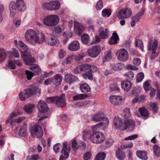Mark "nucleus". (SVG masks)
Listing matches in <instances>:
<instances>
[{
	"label": "nucleus",
	"instance_id": "nucleus-53",
	"mask_svg": "<svg viewBox=\"0 0 160 160\" xmlns=\"http://www.w3.org/2000/svg\"><path fill=\"white\" fill-rule=\"evenodd\" d=\"M39 158V156L37 154L32 155L31 156H28L26 160H37Z\"/></svg>",
	"mask_w": 160,
	"mask_h": 160
},
{
	"label": "nucleus",
	"instance_id": "nucleus-57",
	"mask_svg": "<svg viewBox=\"0 0 160 160\" xmlns=\"http://www.w3.org/2000/svg\"><path fill=\"white\" fill-rule=\"evenodd\" d=\"M133 146V143L131 142H129L128 143L125 144L121 146V148L122 149H124L127 148H131Z\"/></svg>",
	"mask_w": 160,
	"mask_h": 160
},
{
	"label": "nucleus",
	"instance_id": "nucleus-40",
	"mask_svg": "<svg viewBox=\"0 0 160 160\" xmlns=\"http://www.w3.org/2000/svg\"><path fill=\"white\" fill-rule=\"evenodd\" d=\"M72 34L71 32L68 31L64 32L63 34L64 39L63 40V43L65 44L68 41L69 38L72 37Z\"/></svg>",
	"mask_w": 160,
	"mask_h": 160
},
{
	"label": "nucleus",
	"instance_id": "nucleus-45",
	"mask_svg": "<svg viewBox=\"0 0 160 160\" xmlns=\"http://www.w3.org/2000/svg\"><path fill=\"white\" fill-rule=\"evenodd\" d=\"M83 77L85 79L92 80L93 79V75L91 72L88 71L84 73L82 75Z\"/></svg>",
	"mask_w": 160,
	"mask_h": 160
},
{
	"label": "nucleus",
	"instance_id": "nucleus-9",
	"mask_svg": "<svg viewBox=\"0 0 160 160\" xmlns=\"http://www.w3.org/2000/svg\"><path fill=\"white\" fill-rule=\"evenodd\" d=\"M43 7L45 9L51 11L58 9L60 6V3L57 1H53L43 4Z\"/></svg>",
	"mask_w": 160,
	"mask_h": 160
},
{
	"label": "nucleus",
	"instance_id": "nucleus-31",
	"mask_svg": "<svg viewBox=\"0 0 160 160\" xmlns=\"http://www.w3.org/2000/svg\"><path fill=\"white\" fill-rule=\"evenodd\" d=\"M104 117V114L102 112L97 113L94 115L92 118V120L96 122H99L102 120Z\"/></svg>",
	"mask_w": 160,
	"mask_h": 160
},
{
	"label": "nucleus",
	"instance_id": "nucleus-21",
	"mask_svg": "<svg viewBox=\"0 0 160 160\" xmlns=\"http://www.w3.org/2000/svg\"><path fill=\"white\" fill-rule=\"evenodd\" d=\"M84 28V27L82 24L77 22H74V31L76 33L79 35H81Z\"/></svg>",
	"mask_w": 160,
	"mask_h": 160
},
{
	"label": "nucleus",
	"instance_id": "nucleus-27",
	"mask_svg": "<svg viewBox=\"0 0 160 160\" xmlns=\"http://www.w3.org/2000/svg\"><path fill=\"white\" fill-rule=\"evenodd\" d=\"M18 134L19 136L21 137H25L28 134L27 128V125L24 124L20 128Z\"/></svg>",
	"mask_w": 160,
	"mask_h": 160
},
{
	"label": "nucleus",
	"instance_id": "nucleus-28",
	"mask_svg": "<svg viewBox=\"0 0 160 160\" xmlns=\"http://www.w3.org/2000/svg\"><path fill=\"white\" fill-rule=\"evenodd\" d=\"M18 46L21 51L22 54L25 53L28 51V48L27 46L22 41H18Z\"/></svg>",
	"mask_w": 160,
	"mask_h": 160
},
{
	"label": "nucleus",
	"instance_id": "nucleus-51",
	"mask_svg": "<svg viewBox=\"0 0 160 160\" xmlns=\"http://www.w3.org/2000/svg\"><path fill=\"white\" fill-rule=\"evenodd\" d=\"M149 106L150 107L153 112H156L158 110V107L157 104L154 102H150L149 104Z\"/></svg>",
	"mask_w": 160,
	"mask_h": 160
},
{
	"label": "nucleus",
	"instance_id": "nucleus-48",
	"mask_svg": "<svg viewBox=\"0 0 160 160\" xmlns=\"http://www.w3.org/2000/svg\"><path fill=\"white\" fill-rule=\"evenodd\" d=\"M111 11L109 9H104L102 12V15L103 17H109L111 15Z\"/></svg>",
	"mask_w": 160,
	"mask_h": 160
},
{
	"label": "nucleus",
	"instance_id": "nucleus-5",
	"mask_svg": "<svg viewBox=\"0 0 160 160\" xmlns=\"http://www.w3.org/2000/svg\"><path fill=\"white\" fill-rule=\"evenodd\" d=\"M31 135L34 137L40 138L43 135V131L42 126L38 123H36L30 129Z\"/></svg>",
	"mask_w": 160,
	"mask_h": 160
},
{
	"label": "nucleus",
	"instance_id": "nucleus-16",
	"mask_svg": "<svg viewBox=\"0 0 160 160\" xmlns=\"http://www.w3.org/2000/svg\"><path fill=\"white\" fill-rule=\"evenodd\" d=\"M158 42L157 39H154L152 41L150 39L148 42V51H152L153 53L155 52L157 49Z\"/></svg>",
	"mask_w": 160,
	"mask_h": 160
},
{
	"label": "nucleus",
	"instance_id": "nucleus-41",
	"mask_svg": "<svg viewBox=\"0 0 160 160\" xmlns=\"http://www.w3.org/2000/svg\"><path fill=\"white\" fill-rule=\"evenodd\" d=\"M138 111L140 115L144 117H147L148 116V112L144 107H141L138 108Z\"/></svg>",
	"mask_w": 160,
	"mask_h": 160
},
{
	"label": "nucleus",
	"instance_id": "nucleus-29",
	"mask_svg": "<svg viewBox=\"0 0 160 160\" xmlns=\"http://www.w3.org/2000/svg\"><path fill=\"white\" fill-rule=\"evenodd\" d=\"M62 77L59 74L55 75L52 78L53 84L56 86L59 85L62 82Z\"/></svg>",
	"mask_w": 160,
	"mask_h": 160
},
{
	"label": "nucleus",
	"instance_id": "nucleus-8",
	"mask_svg": "<svg viewBox=\"0 0 160 160\" xmlns=\"http://www.w3.org/2000/svg\"><path fill=\"white\" fill-rule=\"evenodd\" d=\"M22 114L21 112L18 111L12 112L8 116L7 120L6 121V124H9V126L11 127L15 126L17 123L16 119H14L13 118H14L18 115H21Z\"/></svg>",
	"mask_w": 160,
	"mask_h": 160
},
{
	"label": "nucleus",
	"instance_id": "nucleus-36",
	"mask_svg": "<svg viewBox=\"0 0 160 160\" xmlns=\"http://www.w3.org/2000/svg\"><path fill=\"white\" fill-rule=\"evenodd\" d=\"M116 158L119 160H122L125 157V155L124 152L121 150H118L116 152Z\"/></svg>",
	"mask_w": 160,
	"mask_h": 160
},
{
	"label": "nucleus",
	"instance_id": "nucleus-34",
	"mask_svg": "<svg viewBox=\"0 0 160 160\" xmlns=\"http://www.w3.org/2000/svg\"><path fill=\"white\" fill-rule=\"evenodd\" d=\"M30 69L37 75L39 74L41 72V69L39 66L36 64L32 65L30 67Z\"/></svg>",
	"mask_w": 160,
	"mask_h": 160
},
{
	"label": "nucleus",
	"instance_id": "nucleus-33",
	"mask_svg": "<svg viewBox=\"0 0 160 160\" xmlns=\"http://www.w3.org/2000/svg\"><path fill=\"white\" fill-rule=\"evenodd\" d=\"M80 88L82 92L85 93L89 92L90 90L89 86L86 83L81 85Z\"/></svg>",
	"mask_w": 160,
	"mask_h": 160
},
{
	"label": "nucleus",
	"instance_id": "nucleus-58",
	"mask_svg": "<svg viewBox=\"0 0 160 160\" xmlns=\"http://www.w3.org/2000/svg\"><path fill=\"white\" fill-rule=\"evenodd\" d=\"M103 7V2L101 0H99L97 2L96 8L97 10H99L102 8Z\"/></svg>",
	"mask_w": 160,
	"mask_h": 160
},
{
	"label": "nucleus",
	"instance_id": "nucleus-64",
	"mask_svg": "<svg viewBox=\"0 0 160 160\" xmlns=\"http://www.w3.org/2000/svg\"><path fill=\"white\" fill-rule=\"evenodd\" d=\"M91 157V154L90 152H86L84 155L83 156V159L84 160H89Z\"/></svg>",
	"mask_w": 160,
	"mask_h": 160
},
{
	"label": "nucleus",
	"instance_id": "nucleus-25",
	"mask_svg": "<svg viewBox=\"0 0 160 160\" xmlns=\"http://www.w3.org/2000/svg\"><path fill=\"white\" fill-rule=\"evenodd\" d=\"M45 42L48 45L52 46L55 45L57 42L56 38L54 36L52 35H50L46 39L45 38Z\"/></svg>",
	"mask_w": 160,
	"mask_h": 160
},
{
	"label": "nucleus",
	"instance_id": "nucleus-10",
	"mask_svg": "<svg viewBox=\"0 0 160 160\" xmlns=\"http://www.w3.org/2000/svg\"><path fill=\"white\" fill-rule=\"evenodd\" d=\"M70 150V145L67 142L63 143L61 151L62 154L59 158V160H66L69 157Z\"/></svg>",
	"mask_w": 160,
	"mask_h": 160
},
{
	"label": "nucleus",
	"instance_id": "nucleus-32",
	"mask_svg": "<svg viewBox=\"0 0 160 160\" xmlns=\"http://www.w3.org/2000/svg\"><path fill=\"white\" fill-rule=\"evenodd\" d=\"M138 157L142 160H146L147 159L146 152L144 151H138L136 152Z\"/></svg>",
	"mask_w": 160,
	"mask_h": 160
},
{
	"label": "nucleus",
	"instance_id": "nucleus-55",
	"mask_svg": "<svg viewBox=\"0 0 160 160\" xmlns=\"http://www.w3.org/2000/svg\"><path fill=\"white\" fill-rule=\"evenodd\" d=\"M25 74L26 75L27 79L28 80H31L33 76L34 73L28 70H25Z\"/></svg>",
	"mask_w": 160,
	"mask_h": 160
},
{
	"label": "nucleus",
	"instance_id": "nucleus-35",
	"mask_svg": "<svg viewBox=\"0 0 160 160\" xmlns=\"http://www.w3.org/2000/svg\"><path fill=\"white\" fill-rule=\"evenodd\" d=\"M8 53L4 49H0V62H3L5 60Z\"/></svg>",
	"mask_w": 160,
	"mask_h": 160
},
{
	"label": "nucleus",
	"instance_id": "nucleus-23",
	"mask_svg": "<svg viewBox=\"0 0 160 160\" xmlns=\"http://www.w3.org/2000/svg\"><path fill=\"white\" fill-rule=\"evenodd\" d=\"M65 81L66 82L70 84L73 81L77 82L78 81L79 79L77 77L72 74H67L65 76Z\"/></svg>",
	"mask_w": 160,
	"mask_h": 160
},
{
	"label": "nucleus",
	"instance_id": "nucleus-43",
	"mask_svg": "<svg viewBox=\"0 0 160 160\" xmlns=\"http://www.w3.org/2000/svg\"><path fill=\"white\" fill-rule=\"evenodd\" d=\"M103 121L99 123L100 124V127L102 129H103L108 127L109 124V120L107 118H104L102 119Z\"/></svg>",
	"mask_w": 160,
	"mask_h": 160
},
{
	"label": "nucleus",
	"instance_id": "nucleus-63",
	"mask_svg": "<svg viewBox=\"0 0 160 160\" xmlns=\"http://www.w3.org/2000/svg\"><path fill=\"white\" fill-rule=\"evenodd\" d=\"M61 145L60 143H57L53 146V150L56 152H59V150L60 148H61Z\"/></svg>",
	"mask_w": 160,
	"mask_h": 160
},
{
	"label": "nucleus",
	"instance_id": "nucleus-2",
	"mask_svg": "<svg viewBox=\"0 0 160 160\" xmlns=\"http://www.w3.org/2000/svg\"><path fill=\"white\" fill-rule=\"evenodd\" d=\"M26 5L23 0H16L15 2H11L9 5L10 16L14 17L16 14L17 9L20 12H23L26 9Z\"/></svg>",
	"mask_w": 160,
	"mask_h": 160
},
{
	"label": "nucleus",
	"instance_id": "nucleus-37",
	"mask_svg": "<svg viewBox=\"0 0 160 160\" xmlns=\"http://www.w3.org/2000/svg\"><path fill=\"white\" fill-rule=\"evenodd\" d=\"M81 40L83 44H87L90 40L88 35L86 33L83 34L81 37Z\"/></svg>",
	"mask_w": 160,
	"mask_h": 160
},
{
	"label": "nucleus",
	"instance_id": "nucleus-52",
	"mask_svg": "<svg viewBox=\"0 0 160 160\" xmlns=\"http://www.w3.org/2000/svg\"><path fill=\"white\" fill-rule=\"evenodd\" d=\"M135 45L139 48L142 51H143V45L142 42L140 40H137L135 41Z\"/></svg>",
	"mask_w": 160,
	"mask_h": 160
},
{
	"label": "nucleus",
	"instance_id": "nucleus-4",
	"mask_svg": "<svg viewBox=\"0 0 160 160\" xmlns=\"http://www.w3.org/2000/svg\"><path fill=\"white\" fill-rule=\"evenodd\" d=\"M60 18L57 15H50L46 17L43 20V23L46 26L53 27L59 22Z\"/></svg>",
	"mask_w": 160,
	"mask_h": 160
},
{
	"label": "nucleus",
	"instance_id": "nucleus-56",
	"mask_svg": "<svg viewBox=\"0 0 160 160\" xmlns=\"http://www.w3.org/2000/svg\"><path fill=\"white\" fill-rule=\"evenodd\" d=\"M73 58L72 57V55L70 56L65 59L64 61L62 62V64L64 65L65 64H68L71 63V61L72 60H73Z\"/></svg>",
	"mask_w": 160,
	"mask_h": 160
},
{
	"label": "nucleus",
	"instance_id": "nucleus-39",
	"mask_svg": "<svg viewBox=\"0 0 160 160\" xmlns=\"http://www.w3.org/2000/svg\"><path fill=\"white\" fill-rule=\"evenodd\" d=\"M91 131L90 130H84L82 133V138L83 140H86L87 139H89L90 140Z\"/></svg>",
	"mask_w": 160,
	"mask_h": 160
},
{
	"label": "nucleus",
	"instance_id": "nucleus-22",
	"mask_svg": "<svg viewBox=\"0 0 160 160\" xmlns=\"http://www.w3.org/2000/svg\"><path fill=\"white\" fill-rule=\"evenodd\" d=\"M124 126L125 127V129H128L130 131H132L135 126L134 121L131 119L126 120L124 122Z\"/></svg>",
	"mask_w": 160,
	"mask_h": 160
},
{
	"label": "nucleus",
	"instance_id": "nucleus-17",
	"mask_svg": "<svg viewBox=\"0 0 160 160\" xmlns=\"http://www.w3.org/2000/svg\"><path fill=\"white\" fill-rule=\"evenodd\" d=\"M22 57L26 64L28 65H32L35 62L34 58L27 53H22Z\"/></svg>",
	"mask_w": 160,
	"mask_h": 160
},
{
	"label": "nucleus",
	"instance_id": "nucleus-7",
	"mask_svg": "<svg viewBox=\"0 0 160 160\" xmlns=\"http://www.w3.org/2000/svg\"><path fill=\"white\" fill-rule=\"evenodd\" d=\"M131 9L129 8L122 9L118 12L117 16L119 19H126L129 18L132 15Z\"/></svg>",
	"mask_w": 160,
	"mask_h": 160
},
{
	"label": "nucleus",
	"instance_id": "nucleus-47",
	"mask_svg": "<svg viewBox=\"0 0 160 160\" xmlns=\"http://www.w3.org/2000/svg\"><path fill=\"white\" fill-rule=\"evenodd\" d=\"M125 76L127 81H130L133 79L134 77V73L132 71H129L125 74Z\"/></svg>",
	"mask_w": 160,
	"mask_h": 160
},
{
	"label": "nucleus",
	"instance_id": "nucleus-6",
	"mask_svg": "<svg viewBox=\"0 0 160 160\" xmlns=\"http://www.w3.org/2000/svg\"><path fill=\"white\" fill-rule=\"evenodd\" d=\"M90 141L93 143L100 144L105 140V137L103 133L98 132L92 133L91 135Z\"/></svg>",
	"mask_w": 160,
	"mask_h": 160
},
{
	"label": "nucleus",
	"instance_id": "nucleus-60",
	"mask_svg": "<svg viewBox=\"0 0 160 160\" xmlns=\"http://www.w3.org/2000/svg\"><path fill=\"white\" fill-rule=\"evenodd\" d=\"M144 75L143 73L140 72L138 73L137 76L136 80L138 82H141L143 79Z\"/></svg>",
	"mask_w": 160,
	"mask_h": 160
},
{
	"label": "nucleus",
	"instance_id": "nucleus-59",
	"mask_svg": "<svg viewBox=\"0 0 160 160\" xmlns=\"http://www.w3.org/2000/svg\"><path fill=\"white\" fill-rule=\"evenodd\" d=\"M102 128L100 127V124H99V123L93 126L92 128V129L93 131V133L98 132V131H97L100 130Z\"/></svg>",
	"mask_w": 160,
	"mask_h": 160
},
{
	"label": "nucleus",
	"instance_id": "nucleus-12",
	"mask_svg": "<svg viewBox=\"0 0 160 160\" xmlns=\"http://www.w3.org/2000/svg\"><path fill=\"white\" fill-rule=\"evenodd\" d=\"M101 52V48L99 46L94 45L89 48L87 51L88 56L93 58L97 57Z\"/></svg>",
	"mask_w": 160,
	"mask_h": 160
},
{
	"label": "nucleus",
	"instance_id": "nucleus-20",
	"mask_svg": "<svg viewBox=\"0 0 160 160\" xmlns=\"http://www.w3.org/2000/svg\"><path fill=\"white\" fill-rule=\"evenodd\" d=\"M37 108L39 112L43 113L47 112L48 110L47 104L45 102L42 101L38 102Z\"/></svg>",
	"mask_w": 160,
	"mask_h": 160
},
{
	"label": "nucleus",
	"instance_id": "nucleus-42",
	"mask_svg": "<svg viewBox=\"0 0 160 160\" xmlns=\"http://www.w3.org/2000/svg\"><path fill=\"white\" fill-rule=\"evenodd\" d=\"M88 95L85 94H80L74 96L73 99L74 101H78L84 99L87 97Z\"/></svg>",
	"mask_w": 160,
	"mask_h": 160
},
{
	"label": "nucleus",
	"instance_id": "nucleus-15",
	"mask_svg": "<svg viewBox=\"0 0 160 160\" xmlns=\"http://www.w3.org/2000/svg\"><path fill=\"white\" fill-rule=\"evenodd\" d=\"M144 11V9L142 8L141 11L137 14L132 17L130 22V25L131 27H133L136 24V23L139 21L141 17L143 14Z\"/></svg>",
	"mask_w": 160,
	"mask_h": 160
},
{
	"label": "nucleus",
	"instance_id": "nucleus-62",
	"mask_svg": "<svg viewBox=\"0 0 160 160\" xmlns=\"http://www.w3.org/2000/svg\"><path fill=\"white\" fill-rule=\"evenodd\" d=\"M57 99V97H51L48 98L47 99V102L48 103L55 104V101Z\"/></svg>",
	"mask_w": 160,
	"mask_h": 160
},
{
	"label": "nucleus",
	"instance_id": "nucleus-18",
	"mask_svg": "<svg viewBox=\"0 0 160 160\" xmlns=\"http://www.w3.org/2000/svg\"><path fill=\"white\" fill-rule=\"evenodd\" d=\"M55 104L58 107H63L66 105V102L65 98V95L64 94L59 97H57V99L55 101Z\"/></svg>",
	"mask_w": 160,
	"mask_h": 160
},
{
	"label": "nucleus",
	"instance_id": "nucleus-11",
	"mask_svg": "<svg viewBox=\"0 0 160 160\" xmlns=\"http://www.w3.org/2000/svg\"><path fill=\"white\" fill-rule=\"evenodd\" d=\"M118 59L121 62H125L129 58V54L126 50L124 48H121L118 50L116 53Z\"/></svg>",
	"mask_w": 160,
	"mask_h": 160
},
{
	"label": "nucleus",
	"instance_id": "nucleus-14",
	"mask_svg": "<svg viewBox=\"0 0 160 160\" xmlns=\"http://www.w3.org/2000/svg\"><path fill=\"white\" fill-rule=\"evenodd\" d=\"M113 125L117 129L121 130H125V127L124 126V124L121 119L118 117H115L113 121Z\"/></svg>",
	"mask_w": 160,
	"mask_h": 160
},
{
	"label": "nucleus",
	"instance_id": "nucleus-44",
	"mask_svg": "<svg viewBox=\"0 0 160 160\" xmlns=\"http://www.w3.org/2000/svg\"><path fill=\"white\" fill-rule=\"evenodd\" d=\"M90 65L88 64H82L79 65V68L81 72H85L89 70L90 68Z\"/></svg>",
	"mask_w": 160,
	"mask_h": 160
},
{
	"label": "nucleus",
	"instance_id": "nucleus-38",
	"mask_svg": "<svg viewBox=\"0 0 160 160\" xmlns=\"http://www.w3.org/2000/svg\"><path fill=\"white\" fill-rule=\"evenodd\" d=\"M35 107V106L34 104H28L25 105L23 108V109L27 113H30L32 111Z\"/></svg>",
	"mask_w": 160,
	"mask_h": 160
},
{
	"label": "nucleus",
	"instance_id": "nucleus-3",
	"mask_svg": "<svg viewBox=\"0 0 160 160\" xmlns=\"http://www.w3.org/2000/svg\"><path fill=\"white\" fill-rule=\"evenodd\" d=\"M38 93L39 94L40 93V90L38 87L32 86L20 92L19 94V98L21 100L24 101L27 98Z\"/></svg>",
	"mask_w": 160,
	"mask_h": 160
},
{
	"label": "nucleus",
	"instance_id": "nucleus-1",
	"mask_svg": "<svg viewBox=\"0 0 160 160\" xmlns=\"http://www.w3.org/2000/svg\"><path fill=\"white\" fill-rule=\"evenodd\" d=\"M25 38L26 41L30 44L36 45L42 44L45 41V37L42 32H37L34 30L30 29L27 31Z\"/></svg>",
	"mask_w": 160,
	"mask_h": 160
},
{
	"label": "nucleus",
	"instance_id": "nucleus-54",
	"mask_svg": "<svg viewBox=\"0 0 160 160\" xmlns=\"http://www.w3.org/2000/svg\"><path fill=\"white\" fill-rule=\"evenodd\" d=\"M123 65L120 63H117L112 66V68L115 70H120L122 68Z\"/></svg>",
	"mask_w": 160,
	"mask_h": 160
},
{
	"label": "nucleus",
	"instance_id": "nucleus-30",
	"mask_svg": "<svg viewBox=\"0 0 160 160\" xmlns=\"http://www.w3.org/2000/svg\"><path fill=\"white\" fill-rule=\"evenodd\" d=\"M119 39V38L118 34L116 32H114L112 33V36L109 39L108 42L110 45L115 44L117 43Z\"/></svg>",
	"mask_w": 160,
	"mask_h": 160
},
{
	"label": "nucleus",
	"instance_id": "nucleus-61",
	"mask_svg": "<svg viewBox=\"0 0 160 160\" xmlns=\"http://www.w3.org/2000/svg\"><path fill=\"white\" fill-rule=\"evenodd\" d=\"M123 112L124 114V115L125 118H128L131 115L130 109L129 108H126L123 110Z\"/></svg>",
	"mask_w": 160,
	"mask_h": 160
},
{
	"label": "nucleus",
	"instance_id": "nucleus-49",
	"mask_svg": "<svg viewBox=\"0 0 160 160\" xmlns=\"http://www.w3.org/2000/svg\"><path fill=\"white\" fill-rule=\"evenodd\" d=\"M153 151L154 153L157 156H160V147L155 145L153 146Z\"/></svg>",
	"mask_w": 160,
	"mask_h": 160
},
{
	"label": "nucleus",
	"instance_id": "nucleus-13",
	"mask_svg": "<svg viewBox=\"0 0 160 160\" xmlns=\"http://www.w3.org/2000/svg\"><path fill=\"white\" fill-rule=\"evenodd\" d=\"M109 101L112 104L118 106L122 103L123 98L120 96L112 95L109 97Z\"/></svg>",
	"mask_w": 160,
	"mask_h": 160
},
{
	"label": "nucleus",
	"instance_id": "nucleus-19",
	"mask_svg": "<svg viewBox=\"0 0 160 160\" xmlns=\"http://www.w3.org/2000/svg\"><path fill=\"white\" fill-rule=\"evenodd\" d=\"M68 49L71 51H76L80 48V45L77 41H73L71 42L68 46Z\"/></svg>",
	"mask_w": 160,
	"mask_h": 160
},
{
	"label": "nucleus",
	"instance_id": "nucleus-26",
	"mask_svg": "<svg viewBox=\"0 0 160 160\" xmlns=\"http://www.w3.org/2000/svg\"><path fill=\"white\" fill-rule=\"evenodd\" d=\"M122 88L124 91H128L131 88L132 84L131 82L128 81H124L121 83Z\"/></svg>",
	"mask_w": 160,
	"mask_h": 160
},
{
	"label": "nucleus",
	"instance_id": "nucleus-50",
	"mask_svg": "<svg viewBox=\"0 0 160 160\" xmlns=\"http://www.w3.org/2000/svg\"><path fill=\"white\" fill-rule=\"evenodd\" d=\"M105 157V154L103 152L98 153L95 158L96 160H104Z\"/></svg>",
	"mask_w": 160,
	"mask_h": 160
},
{
	"label": "nucleus",
	"instance_id": "nucleus-24",
	"mask_svg": "<svg viewBox=\"0 0 160 160\" xmlns=\"http://www.w3.org/2000/svg\"><path fill=\"white\" fill-rule=\"evenodd\" d=\"M98 31L99 36L102 39H106L109 36V31L107 28L104 29L102 27H101L99 29Z\"/></svg>",
	"mask_w": 160,
	"mask_h": 160
},
{
	"label": "nucleus",
	"instance_id": "nucleus-46",
	"mask_svg": "<svg viewBox=\"0 0 160 160\" xmlns=\"http://www.w3.org/2000/svg\"><path fill=\"white\" fill-rule=\"evenodd\" d=\"M150 82L151 81L150 80H148L143 83V88L146 91H148L151 88V86L150 85Z\"/></svg>",
	"mask_w": 160,
	"mask_h": 160
}]
</instances>
